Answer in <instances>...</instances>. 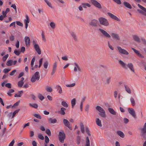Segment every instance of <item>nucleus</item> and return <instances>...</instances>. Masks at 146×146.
<instances>
[{"label": "nucleus", "instance_id": "13", "mask_svg": "<svg viewBox=\"0 0 146 146\" xmlns=\"http://www.w3.org/2000/svg\"><path fill=\"white\" fill-rule=\"evenodd\" d=\"M89 24L93 27H97L98 24V21L96 19H93L89 23Z\"/></svg>", "mask_w": 146, "mask_h": 146}, {"label": "nucleus", "instance_id": "28", "mask_svg": "<svg viewBox=\"0 0 146 146\" xmlns=\"http://www.w3.org/2000/svg\"><path fill=\"white\" fill-rule=\"evenodd\" d=\"M35 60V57H33L32 59L31 63V69L32 70H35V68L34 67L33 65L34 64V62Z\"/></svg>", "mask_w": 146, "mask_h": 146}, {"label": "nucleus", "instance_id": "18", "mask_svg": "<svg viewBox=\"0 0 146 146\" xmlns=\"http://www.w3.org/2000/svg\"><path fill=\"white\" fill-rule=\"evenodd\" d=\"M132 37L133 40L139 43L140 42V39L138 35H133Z\"/></svg>", "mask_w": 146, "mask_h": 146}, {"label": "nucleus", "instance_id": "53", "mask_svg": "<svg viewBox=\"0 0 146 146\" xmlns=\"http://www.w3.org/2000/svg\"><path fill=\"white\" fill-rule=\"evenodd\" d=\"M46 133L49 136H50L51 135V131L49 129H47L46 131Z\"/></svg>", "mask_w": 146, "mask_h": 146}, {"label": "nucleus", "instance_id": "5", "mask_svg": "<svg viewBox=\"0 0 146 146\" xmlns=\"http://www.w3.org/2000/svg\"><path fill=\"white\" fill-rule=\"evenodd\" d=\"M111 77L104 76L102 78V81L105 85H108L111 82Z\"/></svg>", "mask_w": 146, "mask_h": 146}, {"label": "nucleus", "instance_id": "48", "mask_svg": "<svg viewBox=\"0 0 146 146\" xmlns=\"http://www.w3.org/2000/svg\"><path fill=\"white\" fill-rule=\"evenodd\" d=\"M9 56V54H7L4 56H3L2 58V60L3 62L5 61L8 58Z\"/></svg>", "mask_w": 146, "mask_h": 146}, {"label": "nucleus", "instance_id": "42", "mask_svg": "<svg viewBox=\"0 0 146 146\" xmlns=\"http://www.w3.org/2000/svg\"><path fill=\"white\" fill-rule=\"evenodd\" d=\"M76 100L75 98H73L72 99L71 101V104H72V108H73L74 106H75L76 104Z\"/></svg>", "mask_w": 146, "mask_h": 146}, {"label": "nucleus", "instance_id": "32", "mask_svg": "<svg viewBox=\"0 0 146 146\" xmlns=\"http://www.w3.org/2000/svg\"><path fill=\"white\" fill-rule=\"evenodd\" d=\"M56 88L58 91V93L60 94H61L62 93V88L61 86L59 85H57L56 86Z\"/></svg>", "mask_w": 146, "mask_h": 146}, {"label": "nucleus", "instance_id": "64", "mask_svg": "<svg viewBox=\"0 0 146 146\" xmlns=\"http://www.w3.org/2000/svg\"><path fill=\"white\" fill-rule=\"evenodd\" d=\"M15 141L14 139H13L9 143V146H13L14 143Z\"/></svg>", "mask_w": 146, "mask_h": 146}, {"label": "nucleus", "instance_id": "40", "mask_svg": "<svg viewBox=\"0 0 146 146\" xmlns=\"http://www.w3.org/2000/svg\"><path fill=\"white\" fill-rule=\"evenodd\" d=\"M29 105L30 106L35 109H37L38 107V105L36 104H31L30 103L29 104Z\"/></svg>", "mask_w": 146, "mask_h": 146}, {"label": "nucleus", "instance_id": "37", "mask_svg": "<svg viewBox=\"0 0 146 146\" xmlns=\"http://www.w3.org/2000/svg\"><path fill=\"white\" fill-rule=\"evenodd\" d=\"M45 2L46 3L47 5L50 8H52V4L51 2L48 0H44Z\"/></svg>", "mask_w": 146, "mask_h": 146}, {"label": "nucleus", "instance_id": "59", "mask_svg": "<svg viewBox=\"0 0 146 146\" xmlns=\"http://www.w3.org/2000/svg\"><path fill=\"white\" fill-rule=\"evenodd\" d=\"M5 86L6 87L9 88H11V84L10 83L6 84H5Z\"/></svg>", "mask_w": 146, "mask_h": 146}, {"label": "nucleus", "instance_id": "35", "mask_svg": "<svg viewBox=\"0 0 146 146\" xmlns=\"http://www.w3.org/2000/svg\"><path fill=\"white\" fill-rule=\"evenodd\" d=\"M125 88L126 91L129 94H131V91L130 88L127 86L125 85Z\"/></svg>", "mask_w": 146, "mask_h": 146}, {"label": "nucleus", "instance_id": "61", "mask_svg": "<svg viewBox=\"0 0 146 146\" xmlns=\"http://www.w3.org/2000/svg\"><path fill=\"white\" fill-rule=\"evenodd\" d=\"M115 3L119 5H120L121 4V2L120 0H113Z\"/></svg>", "mask_w": 146, "mask_h": 146}, {"label": "nucleus", "instance_id": "46", "mask_svg": "<svg viewBox=\"0 0 146 146\" xmlns=\"http://www.w3.org/2000/svg\"><path fill=\"white\" fill-rule=\"evenodd\" d=\"M142 132L146 133V122L145 123L143 128L141 129Z\"/></svg>", "mask_w": 146, "mask_h": 146}, {"label": "nucleus", "instance_id": "39", "mask_svg": "<svg viewBox=\"0 0 146 146\" xmlns=\"http://www.w3.org/2000/svg\"><path fill=\"white\" fill-rule=\"evenodd\" d=\"M46 90L48 92H51L52 91V89L51 87L49 86H47L45 88Z\"/></svg>", "mask_w": 146, "mask_h": 146}, {"label": "nucleus", "instance_id": "62", "mask_svg": "<svg viewBox=\"0 0 146 146\" xmlns=\"http://www.w3.org/2000/svg\"><path fill=\"white\" fill-rule=\"evenodd\" d=\"M41 36H42V40L44 41H46V38H45V35L44 34V33L43 31H42L41 33Z\"/></svg>", "mask_w": 146, "mask_h": 146}, {"label": "nucleus", "instance_id": "41", "mask_svg": "<svg viewBox=\"0 0 146 146\" xmlns=\"http://www.w3.org/2000/svg\"><path fill=\"white\" fill-rule=\"evenodd\" d=\"M38 97L41 101L43 100L44 98V96L40 93L38 94Z\"/></svg>", "mask_w": 146, "mask_h": 146}, {"label": "nucleus", "instance_id": "22", "mask_svg": "<svg viewBox=\"0 0 146 146\" xmlns=\"http://www.w3.org/2000/svg\"><path fill=\"white\" fill-rule=\"evenodd\" d=\"M66 110V108L63 107L60 110L58 111V113L62 115H64L65 114V111Z\"/></svg>", "mask_w": 146, "mask_h": 146}, {"label": "nucleus", "instance_id": "38", "mask_svg": "<svg viewBox=\"0 0 146 146\" xmlns=\"http://www.w3.org/2000/svg\"><path fill=\"white\" fill-rule=\"evenodd\" d=\"M6 65L8 66H10L13 64V60H8L6 63Z\"/></svg>", "mask_w": 146, "mask_h": 146}, {"label": "nucleus", "instance_id": "58", "mask_svg": "<svg viewBox=\"0 0 146 146\" xmlns=\"http://www.w3.org/2000/svg\"><path fill=\"white\" fill-rule=\"evenodd\" d=\"M75 85V83H73L72 84H66V86L67 87H72L74 86Z\"/></svg>", "mask_w": 146, "mask_h": 146}, {"label": "nucleus", "instance_id": "6", "mask_svg": "<svg viewBox=\"0 0 146 146\" xmlns=\"http://www.w3.org/2000/svg\"><path fill=\"white\" fill-rule=\"evenodd\" d=\"M137 6L141 10L137 9V11L141 14L146 16V9L139 4H138Z\"/></svg>", "mask_w": 146, "mask_h": 146}, {"label": "nucleus", "instance_id": "1", "mask_svg": "<svg viewBox=\"0 0 146 146\" xmlns=\"http://www.w3.org/2000/svg\"><path fill=\"white\" fill-rule=\"evenodd\" d=\"M120 66L125 69H127L128 67L133 72L135 73V69L134 68L133 66L132 63H129L127 65L123 61L120 60H118Z\"/></svg>", "mask_w": 146, "mask_h": 146}, {"label": "nucleus", "instance_id": "17", "mask_svg": "<svg viewBox=\"0 0 146 146\" xmlns=\"http://www.w3.org/2000/svg\"><path fill=\"white\" fill-rule=\"evenodd\" d=\"M25 44L27 46L29 47L30 46V40L29 37L28 36H25Z\"/></svg>", "mask_w": 146, "mask_h": 146}, {"label": "nucleus", "instance_id": "3", "mask_svg": "<svg viewBox=\"0 0 146 146\" xmlns=\"http://www.w3.org/2000/svg\"><path fill=\"white\" fill-rule=\"evenodd\" d=\"M97 110L100 113L99 115L102 117L105 118L106 117L105 110L100 106H98L96 107Z\"/></svg>", "mask_w": 146, "mask_h": 146}, {"label": "nucleus", "instance_id": "56", "mask_svg": "<svg viewBox=\"0 0 146 146\" xmlns=\"http://www.w3.org/2000/svg\"><path fill=\"white\" fill-rule=\"evenodd\" d=\"M11 70V69L5 68L3 70V72L5 73H7L10 71Z\"/></svg>", "mask_w": 146, "mask_h": 146}, {"label": "nucleus", "instance_id": "2", "mask_svg": "<svg viewBox=\"0 0 146 146\" xmlns=\"http://www.w3.org/2000/svg\"><path fill=\"white\" fill-rule=\"evenodd\" d=\"M98 20L100 24L105 26L109 25V23L108 20L105 18L101 17L98 19Z\"/></svg>", "mask_w": 146, "mask_h": 146}, {"label": "nucleus", "instance_id": "30", "mask_svg": "<svg viewBox=\"0 0 146 146\" xmlns=\"http://www.w3.org/2000/svg\"><path fill=\"white\" fill-rule=\"evenodd\" d=\"M123 4L127 8L130 9H131L132 8L131 5L129 3L125 1L123 2Z\"/></svg>", "mask_w": 146, "mask_h": 146}, {"label": "nucleus", "instance_id": "57", "mask_svg": "<svg viewBox=\"0 0 146 146\" xmlns=\"http://www.w3.org/2000/svg\"><path fill=\"white\" fill-rule=\"evenodd\" d=\"M21 51L18 50H15L14 51V53L17 55H19L20 54Z\"/></svg>", "mask_w": 146, "mask_h": 146}, {"label": "nucleus", "instance_id": "51", "mask_svg": "<svg viewBox=\"0 0 146 146\" xmlns=\"http://www.w3.org/2000/svg\"><path fill=\"white\" fill-rule=\"evenodd\" d=\"M76 140L77 142V144H79L80 143L81 139L80 136H78L77 137Z\"/></svg>", "mask_w": 146, "mask_h": 146}, {"label": "nucleus", "instance_id": "19", "mask_svg": "<svg viewBox=\"0 0 146 146\" xmlns=\"http://www.w3.org/2000/svg\"><path fill=\"white\" fill-rule=\"evenodd\" d=\"M24 23L25 25V27L27 29L28 26V23L30 22V19L27 15H26V19L24 20Z\"/></svg>", "mask_w": 146, "mask_h": 146}, {"label": "nucleus", "instance_id": "44", "mask_svg": "<svg viewBox=\"0 0 146 146\" xmlns=\"http://www.w3.org/2000/svg\"><path fill=\"white\" fill-rule=\"evenodd\" d=\"M14 92L15 90H14L12 89H10L9 90L7 94L9 96H11V93Z\"/></svg>", "mask_w": 146, "mask_h": 146}, {"label": "nucleus", "instance_id": "50", "mask_svg": "<svg viewBox=\"0 0 146 146\" xmlns=\"http://www.w3.org/2000/svg\"><path fill=\"white\" fill-rule=\"evenodd\" d=\"M38 138L42 140H43L44 139V136L41 134H39L38 135Z\"/></svg>", "mask_w": 146, "mask_h": 146}, {"label": "nucleus", "instance_id": "26", "mask_svg": "<svg viewBox=\"0 0 146 146\" xmlns=\"http://www.w3.org/2000/svg\"><path fill=\"white\" fill-rule=\"evenodd\" d=\"M82 6L84 8H86L87 7H91V5L89 3H82L81 4Z\"/></svg>", "mask_w": 146, "mask_h": 146}, {"label": "nucleus", "instance_id": "20", "mask_svg": "<svg viewBox=\"0 0 146 146\" xmlns=\"http://www.w3.org/2000/svg\"><path fill=\"white\" fill-rule=\"evenodd\" d=\"M111 35L112 37L116 40H119V37L118 34L114 33H112Z\"/></svg>", "mask_w": 146, "mask_h": 146}, {"label": "nucleus", "instance_id": "33", "mask_svg": "<svg viewBox=\"0 0 146 146\" xmlns=\"http://www.w3.org/2000/svg\"><path fill=\"white\" fill-rule=\"evenodd\" d=\"M117 133L119 136L122 138L124 137V135L123 133L121 131H118L117 132Z\"/></svg>", "mask_w": 146, "mask_h": 146}, {"label": "nucleus", "instance_id": "23", "mask_svg": "<svg viewBox=\"0 0 146 146\" xmlns=\"http://www.w3.org/2000/svg\"><path fill=\"white\" fill-rule=\"evenodd\" d=\"M48 120L49 122L50 123H54L57 121V120L56 119H53L52 118H48Z\"/></svg>", "mask_w": 146, "mask_h": 146}, {"label": "nucleus", "instance_id": "54", "mask_svg": "<svg viewBox=\"0 0 146 146\" xmlns=\"http://www.w3.org/2000/svg\"><path fill=\"white\" fill-rule=\"evenodd\" d=\"M48 62L47 61L45 62L43 64V66L44 68L45 69H46L48 67Z\"/></svg>", "mask_w": 146, "mask_h": 146}, {"label": "nucleus", "instance_id": "10", "mask_svg": "<svg viewBox=\"0 0 146 146\" xmlns=\"http://www.w3.org/2000/svg\"><path fill=\"white\" fill-rule=\"evenodd\" d=\"M117 48L119 53L126 55L129 54V52L127 51L124 49L122 48L121 47L118 46L117 47Z\"/></svg>", "mask_w": 146, "mask_h": 146}, {"label": "nucleus", "instance_id": "45", "mask_svg": "<svg viewBox=\"0 0 146 146\" xmlns=\"http://www.w3.org/2000/svg\"><path fill=\"white\" fill-rule=\"evenodd\" d=\"M61 104L62 106L66 108H67L68 106L67 103L65 101H62L61 102Z\"/></svg>", "mask_w": 146, "mask_h": 146}, {"label": "nucleus", "instance_id": "29", "mask_svg": "<svg viewBox=\"0 0 146 146\" xmlns=\"http://www.w3.org/2000/svg\"><path fill=\"white\" fill-rule=\"evenodd\" d=\"M20 110V109H18V110H15L13 113H9V115H12V118H13L14 116H15V115Z\"/></svg>", "mask_w": 146, "mask_h": 146}, {"label": "nucleus", "instance_id": "15", "mask_svg": "<svg viewBox=\"0 0 146 146\" xmlns=\"http://www.w3.org/2000/svg\"><path fill=\"white\" fill-rule=\"evenodd\" d=\"M107 14L108 16L111 18L118 21H120V20L116 16H115L111 13L110 12H108V13Z\"/></svg>", "mask_w": 146, "mask_h": 146}, {"label": "nucleus", "instance_id": "7", "mask_svg": "<svg viewBox=\"0 0 146 146\" xmlns=\"http://www.w3.org/2000/svg\"><path fill=\"white\" fill-rule=\"evenodd\" d=\"M65 135L63 131L59 133V138L60 141L62 143L64 142V140L65 138Z\"/></svg>", "mask_w": 146, "mask_h": 146}, {"label": "nucleus", "instance_id": "24", "mask_svg": "<svg viewBox=\"0 0 146 146\" xmlns=\"http://www.w3.org/2000/svg\"><path fill=\"white\" fill-rule=\"evenodd\" d=\"M70 34L74 40L75 41H76L77 40V37L75 33L74 32H72L70 33Z\"/></svg>", "mask_w": 146, "mask_h": 146}, {"label": "nucleus", "instance_id": "49", "mask_svg": "<svg viewBox=\"0 0 146 146\" xmlns=\"http://www.w3.org/2000/svg\"><path fill=\"white\" fill-rule=\"evenodd\" d=\"M23 84H24L23 82L19 81L18 82V86L20 88H21L23 86Z\"/></svg>", "mask_w": 146, "mask_h": 146}, {"label": "nucleus", "instance_id": "55", "mask_svg": "<svg viewBox=\"0 0 146 146\" xmlns=\"http://www.w3.org/2000/svg\"><path fill=\"white\" fill-rule=\"evenodd\" d=\"M143 139H146V133H144L142 132V133L141 135Z\"/></svg>", "mask_w": 146, "mask_h": 146}, {"label": "nucleus", "instance_id": "14", "mask_svg": "<svg viewBox=\"0 0 146 146\" xmlns=\"http://www.w3.org/2000/svg\"><path fill=\"white\" fill-rule=\"evenodd\" d=\"M131 49L135 52L138 56L141 58H144V56L141 54L139 51L133 48H131Z\"/></svg>", "mask_w": 146, "mask_h": 146}, {"label": "nucleus", "instance_id": "31", "mask_svg": "<svg viewBox=\"0 0 146 146\" xmlns=\"http://www.w3.org/2000/svg\"><path fill=\"white\" fill-rule=\"evenodd\" d=\"M108 110L109 112L111 114L113 115H116V112L112 108H109L108 109Z\"/></svg>", "mask_w": 146, "mask_h": 146}, {"label": "nucleus", "instance_id": "8", "mask_svg": "<svg viewBox=\"0 0 146 146\" xmlns=\"http://www.w3.org/2000/svg\"><path fill=\"white\" fill-rule=\"evenodd\" d=\"M91 3L96 7L101 9L102 8L101 4L95 0H90Z\"/></svg>", "mask_w": 146, "mask_h": 146}, {"label": "nucleus", "instance_id": "63", "mask_svg": "<svg viewBox=\"0 0 146 146\" xmlns=\"http://www.w3.org/2000/svg\"><path fill=\"white\" fill-rule=\"evenodd\" d=\"M16 70H14L10 73V75L11 76H13L14 74L16 72Z\"/></svg>", "mask_w": 146, "mask_h": 146}, {"label": "nucleus", "instance_id": "34", "mask_svg": "<svg viewBox=\"0 0 146 146\" xmlns=\"http://www.w3.org/2000/svg\"><path fill=\"white\" fill-rule=\"evenodd\" d=\"M85 146H90V141L88 137L86 138Z\"/></svg>", "mask_w": 146, "mask_h": 146}, {"label": "nucleus", "instance_id": "52", "mask_svg": "<svg viewBox=\"0 0 146 146\" xmlns=\"http://www.w3.org/2000/svg\"><path fill=\"white\" fill-rule=\"evenodd\" d=\"M33 115L34 117H36L37 118H38L40 119H41V116L39 114H34Z\"/></svg>", "mask_w": 146, "mask_h": 146}, {"label": "nucleus", "instance_id": "25", "mask_svg": "<svg viewBox=\"0 0 146 146\" xmlns=\"http://www.w3.org/2000/svg\"><path fill=\"white\" fill-rule=\"evenodd\" d=\"M23 93V91H19L17 94H15L14 95L15 97H21Z\"/></svg>", "mask_w": 146, "mask_h": 146}, {"label": "nucleus", "instance_id": "47", "mask_svg": "<svg viewBox=\"0 0 146 146\" xmlns=\"http://www.w3.org/2000/svg\"><path fill=\"white\" fill-rule=\"evenodd\" d=\"M50 26L52 29H54L55 27V24L53 22H51L50 23Z\"/></svg>", "mask_w": 146, "mask_h": 146}, {"label": "nucleus", "instance_id": "16", "mask_svg": "<svg viewBox=\"0 0 146 146\" xmlns=\"http://www.w3.org/2000/svg\"><path fill=\"white\" fill-rule=\"evenodd\" d=\"M57 66V63L55 62L53 64L52 66V71L51 73V75H53L55 72Z\"/></svg>", "mask_w": 146, "mask_h": 146}, {"label": "nucleus", "instance_id": "43", "mask_svg": "<svg viewBox=\"0 0 146 146\" xmlns=\"http://www.w3.org/2000/svg\"><path fill=\"white\" fill-rule=\"evenodd\" d=\"M130 100L132 105L133 106H134L135 105V102L134 98L132 97H131Z\"/></svg>", "mask_w": 146, "mask_h": 146}, {"label": "nucleus", "instance_id": "12", "mask_svg": "<svg viewBox=\"0 0 146 146\" xmlns=\"http://www.w3.org/2000/svg\"><path fill=\"white\" fill-rule=\"evenodd\" d=\"M128 111L129 113L134 118H136V115L134 109L132 108H128Z\"/></svg>", "mask_w": 146, "mask_h": 146}, {"label": "nucleus", "instance_id": "27", "mask_svg": "<svg viewBox=\"0 0 146 146\" xmlns=\"http://www.w3.org/2000/svg\"><path fill=\"white\" fill-rule=\"evenodd\" d=\"M96 123L98 126L101 127L102 126L101 120L98 118H97L96 119Z\"/></svg>", "mask_w": 146, "mask_h": 146}, {"label": "nucleus", "instance_id": "4", "mask_svg": "<svg viewBox=\"0 0 146 146\" xmlns=\"http://www.w3.org/2000/svg\"><path fill=\"white\" fill-rule=\"evenodd\" d=\"M40 78V74L39 72H36L32 76L31 79V82L33 83L35 82L36 80H38Z\"/></svg>", "mask_w": 146, "mask_h": 146}, {"label": "nucleus", "instance_id": "21", "mask_svg": "<svg viewBox=\"0 0 146 146\" xmlns=\"http://www.w3.org/2000/svg\"><path fill=\"white\" fill-rule=\"evenodd\" d=\"M35 49L39 54H41V52L40 47L38 44L34 46Z\"/></svg>", "mask_w": 146, "mask_h": 146}, {"label": "nucleus", "instance_id": "60", "mask_svg": "<svg viewBox=\"0 0 146 146\" xmlns=\"http://www.w3.org/2000/svg\"><path fill=\"white\" fill-rule=\"evenodd\" d=\"M74 65H75V66L77 67V69L79 71L81 72V69L76 63H74Z\"/></svg>", "mask_w": 146, "mask_h": 146}, {"label": "nucleus", "instance_id": "36", "mask_svg": "<svg viewBox=\"0 0 146 146\" xmlns=\"http://www.w3.org/2000/svg\"><path fill=\"white\" fill-rule=\"evenodd\" d=\"M80 126L81 132L83 133H84L85 132V130L83 124L82 123H80Z\"/></svg>", "mask_w": 146, "mask_h": 146}, {"label": "nucleus", "instance_id": "9", "mask_svg": "<svg viewBox=\"0 0 146 146\" xmlns=\"http://www.w3.org/2000/svg\"><path fill=\"white\" fill-rule=\"evenodd\" d=\"M99 30L102 35L108 38H110L111 37L110 35L104 30L102 29H99Z\"/></svg>", "mask_w": 146, "mask_h": 146}, {"label": "nucleus", "instance_id": "11", "mask_svg": "<svg viewBox=\"0 0 146 146\" xmlns=\"http://www.w3.org/2000/svg\"><path fill=\"white\" fill-rule=\"evenodd\" d=\"M63 122L64 124L66 127H68L70 130H72V127L70 125V122L67 119H64Z\"/></svg>", "mask_w": 146, "mask_h": 146}]
</instances>
